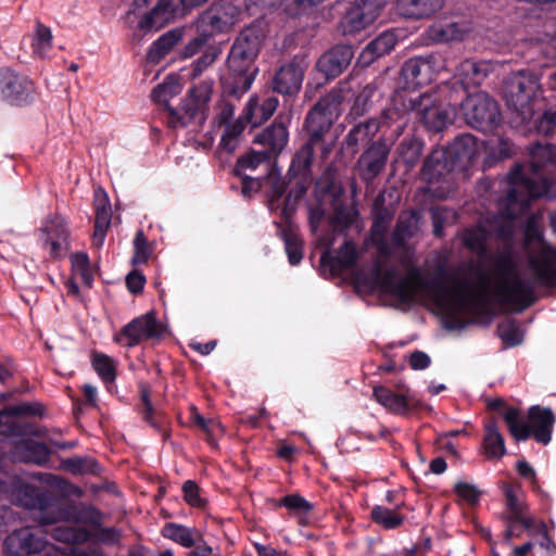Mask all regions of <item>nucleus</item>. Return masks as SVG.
<instances>
[{
    "mask_svg": "<svg viewBox=\"0 0 556 556\" xmlns=\"http://www.w3.org/2000/svg\"><path fill=\"white\" fill-rule=\"evenodd\" d=\"M371 519L383 529L392 530L399 528L405 520L404 516L395 509L377 505L371 509Z\"/></svg>",
    "mask_w": 556,
    "mask_h": 556,
    "instance_id": "nucleus-41",
    "label": "nucleus"
},
{
    "mask_svg": "<svg viewBox=\"0 0 556 556\" xmlns=\"http://www.w3.org/2000/svg\"><path fill=\"white\" fill-rule=\"evenodd\" d=\"M384 7L383 0H355L340 21L344 35L356 34L372 25Z\"/></svg>",
    "mask_w": 556,
    "mask_h": 556,
    "instance_id": "nucleus-12",
    "label": "nucleus"
},
{
    "mask_svg": "<svg viewBox=\"0 0 556 556\" xmlns=\"http://www.w3.org/2000/svg\"><path fill=\"white\" fill-rule=\"evenodd\" d=\"M212 92L213 83L206 80L201 81L199 85H197L189 91V98L190 101L192 102L188 109L190 115H192L195 111L201 110L210 102Z\"/></svg>",
    "mask_w": 556,
    "mask_h": 556,
    "instance_id": "nucleus-44",
    "label": "nucleus"
},
{
    "mask_svg": "<svg viewBox=\"0 0 556 556\" xmlns=\"http://www.w3.org/2000/svg\"><path fill=\"white\" fill-rule=\"evenodd\" d=\"M181 92L179 79L174 75H168L164 81L157 85L152 92V98L156 103L168 106L172 98Z\"/></svg>",
    "mask_w": 556,
    "mask_h": 556,
    "instance_id": "nucleus-42",
    "label": "nucleus"
},
{
    "mask_svg": "<svg viewBox=\"0 0 556 556\" xmlns=\"http://www.w3.org/2000/svg\"><path fill=\"white\" fill-rule=\"evenodd\" d=\"M317 241L318 244L326 248L320 255V263L324 267H328L333 275H340L355 266L358 251L354 242L345 241L333 255L329 250L332 245V239H329L327 236H319Z\"/></svg>",
    "mask_w": 556,
    "mask_h": 556,
    "instance_id": "nucleus-15",
    "label": "nucleus"
},
{
    "mask_svg": "<svg viewBox=\"0 0 556 556\" xmlns=\"http://www.w3.org/2000/svg\"><path fill=\"white\" fill-rule=\"evenodd\" d=\"M21 504L35 510V518L42 526H50L59 522H71L74 525L90 526V540L103 544H116L121 533L116 528L101 527V513L90 505H63L50 493L41 491L36 486L26 485L20 497Z\"/></svg>",
    "mask_w": 556,
    "mask_h": 556,
    "instance_id": "nucleus-2",
    "label": "nucleus"
},
{
    "mask_svg": "<svg viewBox=\"0 0 556 556\" xmlns=\"http://www.w3.org/2000/svg\"><path fill=\"white\" fill-rule=\"evenodd\" d=\"M34 93L33 81L11 68H0V96L14 104L26 103Z\"/></svg>",
    "mask_w": 556,
    "mask_h": 556,
    "instance_id": "nucleus-16",
    "label": "nucleus"
},
{
    "mask_svg": "<svg viewBox=\"0 0 556 556\" xmlns=\"http://www.w3.org/2000/svg\"><path fill=\"white\" fill-rule=\"evenodd\" d=\"M437 58H414L407 60L402 67V76L410 87H418L432 79V74L440 68H435Z\"/></svg>",
    "mask_w": 556,
    "mask_h": 556,
    "instance_id": "nucleus-23",
    "label": "nucleus"
},
{
    "mask_svg": "<svg viewBox=\"0 0 556 556\" xmlns=\"http://www.w3.org/2000/svg\"><path fill=\"white\" fill-rule=\"evenodd\" d=\"M305 70L304 60L294 58L277 71L273 78V89L287 96L298 93L304 79Z\"/></svg>",
    "mask_w": 556,
    "mask_h": 556,
    "instance_id": "nucleus-19",
    "label": "nucleus"
},
{
    "mask_svg": "<svg viewBox=\"0 0 556 556\" xmlns=\"http://www.w3.org/2000/svg\"><path fill=\"white\" fill-rule=\"evenodd\" d=\"M387 226L382 220H376L371 229V240L381 255H389L395 249L405 244L418 229V217L415 213L401 215L391 237V243L384 240Z\"/></svg>",
    "mask_w": 556,
    "mask_h": 556,
    "instance_id": "nucleus-11",
    "label": "nucleus"
},
{
    "mask_svg": "<svg viewBox=\"0 0 556 556\" xmlns=\"http://www.w3.org/2000/svg\"><path fill=\"white\" fill-rule=\"evenodd\" d=\"M494 68L491 61L466 59L456 67L455 75L465 87L479 86Z\"/></svg>",
    "mask_w": 556,
    "mask_h": 556,
    "instance_id": "nucleus-27",
    "label": "nucleus"
},
{
    "mask_svg": "<svg viewBox=\"0 0 556 556\" xmlns=\"http://www.w3.org/2000/svg\"><path fill=\"white\" fill-rule=\"evenodd\" d=\"M551 224L556 231V212L551 215ZM525 251L532 279L519 275L511 255L500 254L491 271L470 265L464 275L458 270L448 286L426 278L418 268L406 276L395 267L383 270L379 260L369 274L359 270L355 280L402 303L431 301L445 315V326L459 330L488 306L491 294L515 312H522L536 301V287L556 288V248L547 244L533 225L526 229Z\"/></svg>",
    "mask_w": 556,
    "mask_h": 556,
    "instance_id": "nucleus-1",
    "label": "nucleus"
},
{
    "mask_svg": "<svg viewBox=\"0 0 556 556\" xmlns=\"http://www.w3.org/2000/svg\"><path fill=\"white\" fill-rule=\"evenodd\" d=\"M446 156L457 169L466 168L479 152V142L470 134H463L446 148H443Z\"/></svg>",
    "mask_w": 556,
    "mask_h": 556,
    "instance_id": "nucleus-22",
    "label": "nucleus"
},
{
    "mask_svg": "<svg viewBox=\"0 0 556 556\" xmlns=\"http://www.w3.org/2000/svg\"><path fill=\"white\" fill-rule=\"evenodd\" d=\"M250 124L245 122L244 114L236 118L232 124L224 127V132L220 138L219 148L226 152H233L238 147L239 139L245 126Z\"/></svg>",
    "mask_w": 556,
    "mask_h": 556,
    "instance_id": "nucleus-39",
    "label": "nucleus"
},
{
    "mask_svg": "<svg viewBox=\"0 0 556 556\" xmlns=\"http://www.w3.org/2000/svg\"><path fill=\"white\" fill-rule=\"evenodd\" d=\"M454 490L458 497L469 505L476 504L481 494L476 485L463 481L457 482Z\"/></svg>",
    "mask_w": 556,
    "mask_h": 556,
    "instance_id": "nucleus-58",
    "label": "nucleus"
},
{
    "mask_svg": "<svg viewBox=\"0 0 556 556\" xmlns=\"http://www.w3.org/2000/svg\"><path fill=\"white\" fill-rule=\"evenodd\" d=\"M444 7V0H396L399 14L407 18H429Z\"/></svg>",
    "mask_w": 556,
    "mask_h": 556,
    "instance_id": "nucleus-29",
    "label": "nucleus"
},
{
    "mask_svg": "<svg viewBox=\"0 0 556 556\" xmlns=\"http://www.w3.org/2000/svg\"><path fill=\"white\" fill-rule=\"evenodd\" d=\"M5 549L13 556H29L41 553L47 540L34 529L24 527L9 534L4 542Z\"/></svg>",
    "mask_w": 556,
    "mask_h": 556,
    "instance_id": "nucleus-18",
    "label": "nucleus"
},
{
    "mask_svg": "<svg viewBox=\"0 0 556 556\" xmlns=\"http://www.w3.org/2000/svg\"><path fill=\"white\" fill-rule=\"evenodd\" d=\"M33 52L40 56L45 58L48 55L52 48V33L51 29L41 23H37L35 34L33 37Z\"/></svg>",
    "mask_w": 556,
    "mask_h": 556,
    "instance_id": "nucleus-45",
    "label": "nucleus"
},
{
    "mask_svg": "<svg viewBox=\"0 0 556 556\" xmlns=\"http://www.w3.org/2000/svg\"><path fill=\"white\" fill-rule=\"evenodd\" d=\"M465 122L472 128L489 131L500 122L497 103L485 92L469 94L462 103Z\"/></svg>",
    "mask_w": 556,
    "mask_h": 556,
    "instance_id": "nucleus-10",
    "label": "nucleus"
},
{
    "mask_svg": "<svg viewBox=\"0 0 556 556\" xmlns=\"http://www.w3.org/2000/svg\"><path fill=\"white\" fill-rule=\"evenodd\" d=\"M40 413L39 406L35 404L23 403L16 405L10 409L0 412V425L3 422V418L9 415H37Z\"/></svg>",
    "mask_w": 556,
    "mask_h": 556,
    "instance_id": "nucleus-62",
    "label": "nucleus"
},
{
    "mask_svg": "<svg viewBox=\"0 0 556 556\" xmlns=\"http://www.w3.org/2000/svg\"><path fill=\"white\" fill-rule=\"evenodd\" d=\"M207 35L202 34L191 39L184 48L181 54L184 58H191L198 53L206 43Z\"/></svg>",
    "mask_w": 556,
    "mask_h": 556,
    "instance_id": "nucleus-64",
    "label": "nucleus"
},
{
    "mask_svg": "<svg viewBox=\"0 0 556 556\" xmlns=\"http://www.w3.org/2000/svg\"><path fill=\"white\" fill-rule=\"evenodd\" d=\"M504 419L510 434L517 441H525L530 437L544 445L552 440V431L555 424V416L551 408L539 405L531 406L528 410L527 421L520 419L516 408H508L504 413Z\"/></svg>",
    "mask_w": 556,
    "mask_h": 556,
    "instance_id": "nucleus-8",
    "label": "nucleus"
},
{
    "mask_svg": "<svg viewBox=\"0 0 556 556\" xmlns=\"http://www.w3.org/2000/svg\"><path fill=\"white\" fill-rule=\"evenodd\" d=\"M239 15V9L231 3L214 4L202 15L201 23L213 33H223L238 22Z\"/></svg>",
    "mask_w": 556,
    "mask_h": 556,
    "instance_id": "nucleus-24",
    "label": "nucleus"
},
{
    "mask_svg": "<svg viewBox=\"0 0 556 556\" xmlns=\"http://www.w3.org/2000/svg\"><path fill=\"white\" fill-rule=\"evenodd\" d=\"M278 103L277 98L267 97L260 104L258 98L251 96L243 110L245 122H249L254 127L261 125L273 116L277 110Z\"/></svg>",
    "mask_w": 556,
    "mask_h": 556,
    "instance_id": "nucleus-32",
    "label": "nucleus"
},
{
    "mask_svg": "<svg viewBox=\"0 0 556 556\" xmlns=\"http://www.w3.org/2000/svg\"><path fill=\"white\" fill-rule=\"evenodd\" d=\"M112 212H96L94 229L92 235V244L101 248L104 243L106 231L111 224Z\"/></svg>",
    "mask_w": 556,
    "mask_h": 556,
    "instance_id": "nucleus-49",
    "label": "nucleus"
},
{
    "mask_svg": "<svg viewBox=\"0 0 556 556\" xmlns=\"http://www.w3.org/2000/svg\"><path fill=\"white\" fill-rule=\"evenodd\" d=\"M376 88L372 85H367L357 96L353 111L357 114L366 110L367 103L374 97Z\"/></svg>",
    "mask_w": 556,
    "mask_h": 556,
    "instance_id": "nucleus-63",
    "label": "nucleus"
},
{
    "mask_svg": "<svg viewBox=\"0 0 556 556\" xmlns=\"http://www.w3.org/2000/svg\"><path fill=\"white\" fill-rule=\"evenodd\" d=\"M503 491L509 518L520 522L525 529H530L533 526V518L526 516L527 505L520 486L506 483L503 486Z\"/></svg>",
    "mask_w": 556,
    "mask_h": 556,
    "instance_id": "nucleus-31",
    "label": "nucleus"
},
{
    "mask_svg": "<svg viewBox=\"0 0 556 556\" xmlns=\"http://www.w3.org/2000/svg\"><path fill=\"white\" fill-rule=\"evenodd\" d=\"M340 101L334 96H326L320 99L309 111L306 117V129L309 134V141L302 147L296 154V161L301 162L303 167H308L313 159V150L323 137L329 131L332 123L339 115Z\"/></svg>",
    "mask_w": 556,
    "mask_h": 556,
    "instance_id": "nucleus-9",
    "label": "nucleus"
},
{
    "mask_svg": "<svg viewBox=\"0 0 556 556\" xmlns=\"http://www.w3.org/2000/svg\"><path fill=\"white\" fill-rule=\"evenodd\" d=\"M18 458L23 462L42 465L48 462L50 451L46 444L26 441L17 446Z\"/></svg>",
    "mask_w": 556,
    "mask_h": 556,
    "instance_id": "nucleus-37",
    "label": "nucleus"
},
{
    "mask_svg": "<svg viewBox=\"0 0 556 556\" xmlns=\"http://www.w3.org/2000/svg\"><path fill=\"white\" fill-rule=\"evenodd\" d=\"M543 101L541 78L530 70L514 73L506 86L507 105L522 122L532 119Z\"/></svg>",
    "mask_w": 556,
    "mask_h": 556,
    "instance_id": "nucleus-7",
    "label": "nucleus"
},
{
    "mask_svg": "<svg viewBox=\"0 0 556 556\" xmlns=\"http://www.w3.org/2000/svg\"><path fill=\"white\" fill-rule=\"evenodd\" d=\"M529 162L532 176H527L525 167L517 164L507 176L498 181L492 182L491 188L495 189L496 185L498 188L510 195L513 187H517L516 202L518 203L522 195L528 193V186H543L544 192L542 194L530 195L525 204V210L528 208L532 199L540 197H548L552 181L546 178L541 170L547 166H556V147L553 144H541L536 143L529 149Z\"/></svg>",
    "mask_w": 556,
    "mask_h": 556,
    "instance_id": "nucleus-5",
    "label": "nucleus"
},
{
    "mask_svg": "<svg viewBox=\"0 0 556 556\" xmlns=\"http://www.w3.org/2000/svg\"><path fill=\"white\" fill-rule=\"evenodd\" d=\"M112 212H96L94 229L92 235V244L101 248L104 243L106 231L111 224Z\"/></svg>",
    "mask_w": 556,
    "mask_h": 556,
    "instance_id": "nucleus-50",
    "label": "nucleus"
},
{
    "mask_svg": "<svg viewBox=\"0 0 556 556\" xmlns=\"http://www.w3.org/2000/svg\"><path fill=\"white\" fill-rule=\"evenodd\" d=\"M455 169L457 168L446 156L444 149L438 148L426 159L420 175L425 181L432 184L441 179H446Z\"/></svg>",
    "mask_w": 556,
    "mask_h": 556,
    "instance_id": "nucleus-28",
    "label": "nucleus"
},
{
    "mask_svg": "<svg viewBox=\"0 0 556 556\" xmlns=\"http://www.w3.org/2000/svg\"><path fill=\"white\" fill-rule=\"evenodd\" d=\"M267 184L268 207L270 211L279 210V200L286 191V182L280 176L271 174L267 177Z\"/></svg>",
    "mask_w": 556,
    "mask_h": 556,
    "instance_id": "nucleus-48",
    "label": "nucleus"
},
{
    "mask_svg": "<svg viewBox=\"0 0 556 556\" xmlns=\"http://www.w3.org/2000/svg\"><path fill=\"white\" fill-rule=\"evenodd\" d=\"M498 333L502 340L509 346L518 345L522 342L523 333L519 326L513 321H506L498 326Z\"/></svg>",
    "mask_w": 556,
    "mask_h": 556,
    "instance_id": "nucleus-52",
    "label": "nucleus"
},
{
    "mask_svg": "<svg viewBox=\"0 0 556 556\" xmlns=\"http://www.w3.org/2000/svg\"><path fill=\"white\" fill-rule=\"evenodd\" d=\"M51 536L63 543L83 544L90 540L91 533L85 528H76L68 526H56L53 528Z\"/></svg>",
    "mask_w": 556,
    "mask_h": 556,
    "instance_id": "nucleus-40",
    "label": "nucleus"
},
{
    "mask_svg": "<svg viewBox=\"0 0 556 556\" xmlns=\"http://www.w3.org/2000/svg\"><path fill=\"white\" fill-rule=\"evenodd\" d=\"M185 501L193 507H202L205 500L201 496L200 488L191 480H188L182 485Z\"/></svg>",
    "mask_w": 556,
    "mask_h": 556,
    "instance_id": "nucleus-57",
    "label": "nucleus"
},
{
    "mask_svg": "<svg viewBox=\"0 0 556 556\" xmlns=\"http://www.w3.org/2000/svg\"><path fill=\"white\" fill-rule=\"evenodd\" d=\"M372 394L380 405L396 415H405L418 404L415 395L409 390L395 393L383 386H378L374 388Z\"/></svg>",
    "mask_w": 556,
    "mask_h": 556,
    "instance_id": "nucleus-21",
    "label": "nucleus"
},
{
    "mask_svg": "<svg viewBox=\"0 0 556 556\" xmlns=\"http://www.w3.org/2000/svg\"><path fill=\"white\" fill-rule=\"evenodd\" d=\"M380 127L377 119H368L355 125L348 134L345 142L349 147L366 143L376 135Z\"/></svg>",
    "mask_w": 556,
    "mask_h": 556,
    "instance_id": "nucleus-38",
    "label": "nucleus"
},
{
    "mask_svg": "<svg viewBox=\"0 0 556 556\" xmlns=\"http://www.w3.org/2000/svg\"><path fill=\"white\" fill-rule=\"evenodd\" d=\"M208 0H160L154 9L141 21V27L159 28L163 22L174 16H182L187 11L203 5Z\"/></svg>",
    "mask_w": 556,
    "mask_h": 556,
    "instance_id": "nucleus-17",
    "label": "nucleus"
},
{
    "mask_svg": "<svg viewBox=\"0 0 556 556\" xmlns=\"http://www.w3.org/2000/svg\"><path fill=\"white\" fill-rule=\"evenodd\" d=\"M389 155V148L384 142L372 143L358 161L359 173L364 180L371 181L383 169Z\"/></svg>",
    "mask_w": 556,
    "mask_h": 556,
    "instance_id": "nucleus-25",
    "label": "nucleus"
},
{
    "mask_svg": "<svg viewBox=\"0 0 556 556\" xmlns=\"http://www.w3.org/2000/svg\"><path fill=\"white\" fill-rule=\"evenodd\" d=\"M483 453L488 459H500L506 453L504 438L494 422L484 426Z\"/></svg>",
    "mask_w": 556,
    "mask_h": 556,
    "instance_id": "nucleus-35",
    "label": "nucleus"
},
{
    "mask_svg": "<svg viewBox=\"0 0 556 556\" xmlns=\"http://www.w3.org/2000/svg\"><path fill=\"white\" fill-rule=\"evenodd\" d=\"M280 505L291 511L306 514L313 509V505L299 494H289L280 500Z\"/></svg>",
    "mask_w": 556,
    "mask_h": 556,
    "instance_id": "nucleus-55",
    "label": "nucleus"
},
{
    "mask_svg": "<svg viewBox=\"0 0 556 556\" xmlns=\"http://www.w3.org/2000/svg\"><path fill=\"white\" fill-rule=\"evenodd\" d=\"M162 535L185 548L193 547L202 542V533L197 528L169 522L162 529Z\"/></svg>",
    "mask_w": 556,
    "mask_h": 556,
    "instance_id": "nucleus-34",
    "label": "nucleus"
},
{
    "mask_svg": "<svg viewBox=\"0 0 556 556\" xmlns=\"http://www.w3.org/2000/svg\"><path fill=\"white\" fill-rule=\"evenodd\" d=\"M193 422L199 426L208 435H216L218 432H223L222 425L216 420H206L198 412L192 413Z\"/></svg>",
    "mask_w": 556,
    "mask_h": 556,
    "instance_id": "nucleus-61",
    "label": "nucleus"
},
{
    "mask_svg": "<svg viewBox=\"0 0 556 556\" xmlns=\"http://www.w3.org/2000/svg\"><path fill=\"white\" fill-rule=\"evenodd\" d=\"M219 50L215 47L207 48L199 59L192 64L193 77L200 76L204 70L211 66L219 55Z\"/></svg>",
    "mask_w": 556,
    "mask_h": 556,
    "instance_id": "nucleus-56",
    "label": "nucleus"
},
{
    "mask_svg": "<svg viewBox=\"0 0 556 556\" xmlns=\"http://www.w3.org/2000/svg\"><path fill=\"white\" fill-rule=\"evenodd\" d=\"M71 262L75 277H79L86 286L90 287L93 275L88 255L85 253H76L72 256Z\"/></svg>",
    "mask_w": 556,
    "mask_h": 556,
    "instance_id": "nucleus-47",
    "label": "nucleus"
},
{
    "mask_svg": "<svg viewBox=\"0 0 556 556\" xmlns=\"http://www.w3.org/2000/svg\"><path fill=\"white\" fill-rule=\"evenodd\" d=\"M254 142L263 146L264 150L262 151L267 152L269 157L276 156L288 142L287 127L280 122H275L258 134Z\"/></svg>",
    "mask_w": 556,
    "mask_h": 556,
    "instance_id": "nucleus-30",
    "label": "nucleus"
},
{
    "mask_svg": "<svg viewBox=\"0 0 556 556\" xmlns=\"http://www.w3.org/2000/svg\"><path fill=\"white\" fill-rule=\"evenodd\" d=\"M92 366L100 378L111 383L116 378V365L113 358L104 354H94L92 357Z\"/></svg>",
    "mask_w": 556,
    "mask_h": 556,
    "instance_id": "nucleus-46",
    "label": "nucleus"
},
{
    "mask_svg": "<svg viewBox=\"0 0 556 556\" xmlns=\"http://www.w3.org/2000/svg\"><path fill=\"white\" fill-rule=\"evenodd\" d=\"M235 121V106L230 103L220 104L214 118V123L219 127H225L232 124Z\"/></svg>",
    "mask_w": 556,
    "mask_h": 556,
    "instance_id": "nucleus-60",
    "label": "nucleus"
},
{
    "mask_svg": "<svg viewBox=\"0 0 556 556\" xmlns=\"http://www.w3.org/2000/svg\"><path fill=\"white\" fill-rule=\"evenodd\" d=\"M391 102V108L383 112L386 121L392 122L414 112L428 129L440 131L452 124L455 117V109L442 103L437 92L416 94L414 91L401 89L395 91Z\"/></svg>",
    "mask_w": 556,
    "mask_h": 556,
    "instance_id": "nucleus-4",
    "label": "nucleus"
},
{
    "mask_svg": "<svg viewBox=\"0 0 556 556\" xmlns=\"http://www.w3.org/2000/svg\"><path fill=\"white\" fill-rule=\"evenodd\" d=\"M163 332L152 313L141 315L125 325L119 332L114 334V341L126 348H134L142 341L161 337Z\"/></svg>",
    "mask_w": 556,
    "mask_h": 556,
    "instance_id": "nucleus-13",
    "label": "nucleus"
},
{
    "mask_svg": "<svg viewBox=\"0 0 556 556\" xmlns=\"http://www.w3.org/2000/svg\"><path fill=\"white\" fill-rule=\"evenodd\" d=\"M263 39L262 28L251 25L239 34L232 45L228 56V67L232 76L225 78L224 84L226 91L236 98L245 93L253 84L255 70L252 65Z\"/></svg>",
    "mask_w": 556,
    "mask_h": 556,
    "instance_id": "nucleus-6",
    "label": "nucleus"
},
{
    "mask_svg": "<svg viewBox=\"0 0 556 556\" xmlns=\"http://www.w3.org/2000/svg\"><path fill=\"white\" fill-rule=\"evenodd\" d=\"M283 240L289 263L291 265H298L303 258V242L301 238L294 233L286 232Z\"/></svg>",
    "mask_w": 556,
    "mask_h": 556,
    "instance_id": "nucleus-51",
    "label": "nucleus"
},
{
    "mask_svg": "<svg viewBox=\"0 0 556 556\" xmlns=\"http://www.w3.org/2000/svg\"><path fill=\"white\" fill-rule=\"evenodd\" d=\"M556 128V106L544 112L540 117L536 129L540 134L548 135Z\"/></svg>",
    "mask_w": 556,
    "mask_h": 556,
    "instance_id": "nucleus-59",
    "label": "nucleus"
},
{
    "mask_svg": "<svg viewBox=\"0 0 556 556\" xmlns=\"http://www.w3.org/2000/svg\"><path fill=\"white\" fill-rule=\"evenodd\" d=\"M528 193L522 195L519 202H516L517 187H513L510 195L500 197L497 199L500 212L493 216H484L480 219L477 227L467 229L463 233L464 244L473 252L482 255L485 252L486 240L495 236L501 239L511 237L514 232L515 218L525 213V204L530 195L542 194L544 192L543 186H528Z\"/></svg>",
    "mask_w": 556,
    "mask_h": 556,
    "instance_id": "nucleus-3",
    "label": "nucleus"
},
{
    "mask_svg": "<svg viewBox=\"0 0 556 556\" xmlns=\"http://www.w3.org/2000/svg\"><path fill=\"white\" fill-rule=\"evenodd\" d=\"M268 159L270 157L268 156L267 152L252 151L238 160L236 170L239 175H241V172L244 169L254 170L255 168H257V166H260Z\"/></svg>",
    "mask_w": 556,
    "mask_h": 556,
    "instance_id": "nucleus-53",
    "label": "nucleus"
},
{
    "mask_svg": "<svg viewBox=\"0 0 556 556\" xmlns=\"http://www.w3.org/2000/svg\"><path fill=\"white\" fill-rule=\"evenodd\" d=\"M353 55L354 53L350 46H336L319 58L317 68L327 77H337L348 67Z\"/></svg>",
    "mask_w": 556,
    "mask_h": 556,
    "instance_id": "nucleus-26",
    "label": "nucleus"
},
{
    "mask_svg": "<svg viewBox=\"0 0 556 556\" xmlns=\"http://www.w3.org/2000/svg\"><path fill=\"white\" fill-rule=\"evenodd\" d=\"M424 149V142L416 137L404 138L397 147L401 160L409 167L416 165Z\"/></svg>",
    "mask_w": 556,
    "mask_h": 556,
    "instance_id": "nucleus-43",
    "label": "nucleus"
},
{
    "mask_svg": "<svg viewBox=\"0 0 556 556\" xmlns=\"http://www.w3.org/2000/svg\"><path fill=\"white\" fill-rule=\"evenodd\" d=\"M182 38L180 29H173L162 35L151 46L148 58L151 62H159L165 54H167Z\"/></svg>",
    "mask_w": 556,
    "mask_h": 556,
    "instance_id": "nucleus-36",
    "label": "nucleus"
},
{
    "mask_svg": "<svg viewBox=\"0 0 556 556\" xmlns=\"http://www.w3.org/2000/svg\"><path fill=\"white\" fill-rule=\"evenodd\" d=\"M471 24L467 21L434 23L426 31L428 39L438 43L462 42L470 37Z\"/></svg>",
    "mask_w": 556,
    "mask_h": 556,
    "instance_id": "nucleus-20",
    "label": "nucleus"
},
{
    "mask_svg": "<svg viewBox=\"0 0 556 556\" xmlns=\"http://www.w3.org/2000/svg\"><path fill=\"white\" fill-rule=\"evenodd\" d=\"M397 42L394 31H384L371 40L361 53V61L368 65L376 59L391 52Z\"/></svg>",
    "mask_w": 556,
    "mask_h": 556,
    "instance_id": "nucleus-33",
    "label": "nucleus"
},
{
    "mask_svg": "<svg viewBox=\"0 0 556 556\" xmlns=\"http://www.w3.org/2000/svg\"><path fill=\"white\" fill-rule=\"evenodd\" d=\"M134 247H135V254L132 257V262L135 264L146 263L152 253V249L141 230H139L136 233V237L134 240Z\"/></svg>",
    "mask_w": 556,
    "mask_h": 556,
    "instance_id": "nucleus-54",
    "label": "nucleus"
},
{
    "mask_svg": "<svg viewBox=\"0 0 556 556\" xmlns=\"http://www.w3.org/2000/svg\"><path fill=\"white\" fill-rule=\"evenodd\" d=\"M39 241L51 257L64 256L70 249V231L60 215L49 216L39 229Z\"/></svg>",
    "mask_w": 556,
    "mask_h": 556,
    "instance_id": "nucleus-14",
    "label": "nucleus"
}]
</instances>
